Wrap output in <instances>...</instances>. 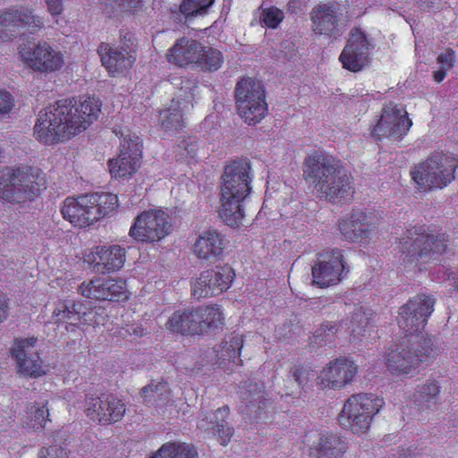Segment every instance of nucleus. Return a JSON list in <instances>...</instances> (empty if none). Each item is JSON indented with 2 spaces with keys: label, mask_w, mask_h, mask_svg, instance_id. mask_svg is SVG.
<instances>
[{
  "label": "nucleus",
  "mask_w": 458,
  "mask_h": 458,
  "mask_svg": "<svg viewBox=\"0 0 458 458\" xmlns=\"http://www.w3.org/2000/svg\"><path fill=\"white\" fill-rule=\"evenodd\" d=\"M435 303L432 296L419 293L399 308L397 324L407 340L389 347L385 364L390 374L413 376L420 365H428L436 360L437 347L434 345V339L423 334Z\"/></svg>",
  "instance_id": "1"
},
{
  "label": "nucleus",
  "mask_w": 458,
  "mask_h": 458,
  "mask_svg": "<svg viewBox=\"0 0 458 458\" xmlns=\"http://www.w3.org/2000/svg\"><path fill=\"white\" fill-rule=\"evenodd\" d=\"M100 103L85 97L77 103L61 99L41 110L34 126V135L45 143L68 140L86 131L98 118Z\"/></svg>",
  "instance_id": "2"
},
{
  "label": "nucleus",
  "mask_w": 458,
  "mask_h": 458,
  "mask_svg": "<svg viewBox=\"0 0 458 458\" xmlns=\"http://www.w3.org/2000/svg\"><path fill=\"white\" fill-rule=\"evenodd\" d=\"M303 175L312 192L331 202L353 193L352 178L340 161L322 150H313L303 162Z\"/></svg>",
  "instance_id": "3"
},
{
  "label": "nucleus",
  "mask_w": 458,
  "mask_h": 458,
  "mask_svg": "<svg viewBox=\"0 0 458 458\" xmlns=\"http://www.w3.org/2000/svg\"><path fill=\"white\" fill-rule=\"evenodd\" d=\"M251 166L248 159H239L226 165L222 176L219 216L226 225H243V201L250 193Z\"/></svg>",
  "instance_id": "4"
},
{
  "label": "nucleus",
  "mask_w": 458,
  "mask_h": 458,
  "mask_svg": "<svg viewBox=\"0 0 458 458\" xmlns=\"http://www.w3.org/2000/svg\"><path fill=\"white\" fill-rule=\"evenodd\" d=\"M118 198L109 192L82 194L64 200L61 213L72 225L86 228L109 216L117 207Z\"/></svg>",
  "instance_id": "5"
},
{
  "label": "nucleus",
  "mask_w": 458,
  "mask_h": 458,
  "mask_svg": "<svg viewBox=\"0 0 458 458\" xmlns=\"http://www.w3.org/2000/svg\"><path fill=\"white\" fill-rule=\"evenodd\" d=\"M445 237L444 234H426L425 231H406L399 238L396 250L401 254L403 264H414L421 271L427 269L425 264L441 263L440 256L445 251Z\"/></svg>",
  "instance_id": "6"
},
{
  "label": "nucleus",
  "mask_w": 458,
  "mask_h": 458,
  "mask_svg": "<svg viewBox=\"0 0 458 458\" xmlns=\"http://www.w3.org/2000/svg\"><path fill=\"white\" fill-rule=\"evenodd\" d=\"M458 160L452 154L436 152L411 170V176L423 191L442 189L454 179Z\"/></svg>",
  "instance_id": "7"
},
{
  "label": "nucleus",
  "mask_w": 458,
  "mask_h": 458,
  "mask_svg": "<svg viewBox=\"0 0 458 458\" xmlns=\"http://www.w3.org/2000/svg\"><path fill=\"white\" fill-rule=\"evenodd\" d=\"M384 405L383 398L372 394H352L345 402L337 416L340 426L350 428L354 434L369 430L372 419Z\"/></svg>",
  "instance_id": "8"
},
{
  "label": "nucleus",
  "mask_w": 458,
  "mask_h": 458,
  "mask_svg": "<svg viewBox=\"0 0 458 458\" xmlns=\"http://www.w3.org/2000/svg\"><path fill=\"white\" fill-rule=\"evenodd\" d=\"M349 271L343 250L327 249L317 254V260L311 267V284L320 289L329 288L344 280Z\"/></svg>",
  "instance_id": "9"
},
{
  "label": "nucleus",
  "mask_w": 458,
  "mask_h": 458,
  "mask_svg": "<svg viewBox=\"0 0 458 458\" xmlns=\"http://www.w3.org/2000/svg\"><path fill=\"white\" fill-rule=\"evenodd\" d=\"M235 100L239 115L248 124L260 122L267 114L265 90L259 81L241 80L235 88Z\"/></svg>",
  "instance_id": "10"
},
{
  "label": "nucleus",
  "mask_w": 458,
  "mask_h": 458,
  "mask_svg": "<svg viewBox=\"0 0 458 458\" xmlns=\"http://www.w3.org/2000/svg\"><path fill=\"white\" fill-rule=\"evenodd\" d=\"M235 277V270L231 265H216L205 269L199 276L191 278V294L197 299L217 296L231 288Z\"/></svg>",
  "instance_id": "11"
},
{
  "label": "nucleus",
  "mask_w": 458,
  "mask_h": 458,
  "mask_svg": "<svg viewBox=\"0 0 458 458\" xmlns=\"http://www.w3.org/2000/svg\"><path fill=\"white\" fill-rule=\"evenodd\" d=\"M411 125L412 122L405 108L391 102L383 107L371 133L378 140L387 138L400 140L408 133Z\"/></svg>",
  "instance_id": "12"
},
{
  "label": "nucleus",
  "mask_w": 458,
  "mask_h": 458,
  "mask_svg": "<svg viewBox=\"0 0 458 458\" xmlns=\"http://www.w3.org/2000/svg\"><path fill=\"white\" fill-rule=\"evenodd\" d=\"M78 291L89 299L114 302L128 301L131 296L126 281L121 278L94 277L81 283Z\"/></svg>",
  "instance_id": "13"
},
{
  "label": "nucleus",
  "mask_w": 458,
  "mask_h": 458,
  "mask_svg": "<svg viewBox=\"0 0 458 458\" xmlns=\"http://www.w3.org/2000/svg\"><path fill=\"white\" fill-rule=\"evenodd\" d=\"M310 18L313 31L329 38H340L347 28V17L339 12V8L335 4H318L313 8Z\"/></svg>",
  "instance_id": "14"
},
{
  "label": "nucleus",
  "mask_w": 458,
  "mask_h": 458,
  "mask_svg": "<svg viewBox=\"0 0 458 458\" xmlns=\"http://www.w3.org/2000/svg\"><path fill=\"white\" fill-rule=\"evenodd\" d=\"M86 416L100 425H111L120 421L126 413V405L114 394L98 397L86 395Z\"/></svg>",
  "instance_id": "15"
},
{
  "label": "nucleus",
  "mask_w": 458,
  "mask_h": 458,
  "mask_svg": "<svg viewBox=\"0 0 458 458\" xmlns=\"http://www.w3.org/2000/svg\"><path fill=\"white\" fill-rule=\"evenodd\" d=\"M120 148L119 156L109 161V172L114 178L127 179L140 165L141 143L139 137L128 135V138H123Z\"/></svg>",
  "instance_id": "16"
},
{
  "label": "nucleus",
  "mask_w": 458,
  "mask_h": 458,
  "mask_svg": "<svg viewBox=\"0 0 458 458\" xmlns=\"http://www.w3.org/2000/svg\"><path fill=\"white\" fill-rule=\"evenodd\" d=\"M358 372V366L352 360L340 357L331 360L317 377L321 389H342L352 383Z\"/></svg>",
  "instance_id": "17"
},
{
  "label": "nucleus",
  "mask_w": 458,
  "mask_h": 458,
  "mask_svg": "<svg viewBox=\"0 0 458 458\" xmlns=\"http://www.w3.org/2000/svg\"><path fill=\"white\" fill-rule=\"evenodd\" d=\"M84 260L94 272L115 273L126 262V250L119 245L97 246L85 253Z\"/></svg>",
  "instance_id": "18"
},
{
  "label": "nucleus",
  "mask_w": 458,
  "mask_h": 458,
  "mask_svg": "<svg viewBox=\"0 0 458 458\" xmlns=\"http://www.w3.org/2000/svg\"><path fill=\"white\" fill-rule=\"evenodd\" d=\"M373 44L360 30H352L347 45L342 51L339 60L343 67L351 72L360 71L369 63Z\"/></svg>",
  "instance_id": "19"
},
{
  "label": "nucleus",
  "mask_w": 458,
  "mask_h": 458,
  "mask_svg": "<svg viewBox=\"0 0 458 458\" xmlns=\"http://www.w3.org/2000/svg\"><path fill=\"white\" fill-rule=\"evenodd\" d=\"M303 443L310 446L312 458L340 457L348 448L347 443L339 437L333 433L323 435L318 429L306 432Z\"/></svg>",
  "instance_id": "20"
},
{
  "label": "nucleus",
  "mask_w": 458,
  "mask_h": 458,
  "mask_svg": "<svg viewBox=\"0 0 458 458\" xmlns=\"http://www.w3.org/2000/svg\"><path fill=\"white\" fill-rule=\"evenodd\" d=\"M29 174L24 167H6L0 173V198L13 203L24 202Z\"/></svg>",
  "instance_id": "21"
},
{
  "label": "nucleus",
  "mask_w": 458,
  "mask_h": 458,
  "mask_svg": "<svg viewBox=\"0 0 458 458\" xmlns=\"http://www.w3.org/2000/svg\"><path fill=\"white\" fill-rule=\"evenodd\" d=\"M181 90L185 92L184 98L172 100L169 108L160 113L161 126L166 131H176L183 126L182 112L193 106L192 98L198 88L195 81H182Z\"/></svg>",
  "instance_id": "22"
},
{
  "label": "nucleus",
  "mask_w": 458,
  "mask_h": 458,
  "mask_svg": "<svg viewBox=\"0 0 458 458\" xmlns=\"http://www.w3.org/2000/svg\"><path fill=\"white\" fill-rule=\"evenodd\" d=\"M98 54L102 64L112 76H116L131 68L135 61L132 48L125 47H113L102 43L98 47Z\"/></svg>",
  "instance_id": "23"
},
{
  "label": "nucleus",
  "mask_w": 458,
  "mask_h": 458,
  "mask_svg": "<svg viewBox=\"0 0 458 458\" xmlns=\"http://www.w3.org/2000/svg\"><path fill=\"white\" fill-rule=\"evenodd\" d=\"M204 51V46L192 38H182L176 40L167 54L168 62L180 66H197Z\"/></svg>",
  "instance_id": "24"
},
{
  "label": "nucleus",
  "mask_w": 458,
  "mask_h": 458,
  "mask_svg": "<svg viewBox=\"0 0 458 458\" xmlns=\"http://www.w3.org/2000/svg\"><path fill=\"white\" fill-rule=\"evenodd\" d=\"M225 248L224 237L217 231H205L196 238L192 244V252L197 259L208 260L219 258Z\"/></svg>",
  "instance_id": "25"
},
{
  "label": "nucleus",
  "mask_w": 458,
  "mask_h": 458,
  "mask_svg": "<svg viewBox=\"0 0 458 458\" xmlns=\"http://www.w3.org/2000/svg\"><path fill=\"white\" fill-rule=\"evenodd\" d=\"M165 327L168 332L174 334H180L182 335H199L198 329L200 327L197 326L195 306L175 310L172 316L168 318Z\"/></svg>",
  "instance_id": "26"
},
{
  "label": "nucleus",
  "mask_w": 458,
  "mask_h": 458,
  "mask_svg": "<svg viewBox=\"0 0 458 458\" xmlns=\"http://www.w3.org/2000/svg\"><path fill=\"white\" fill-rule=\"evenodd\" d=\"M63 64L62 55L46 42L39 43L33 52H30L31 69L43 72H51L60 69Z\"/></svg>",
  "instance_id": "27"
},
{
  "label": "nucleus",
  "mask_w": 458,
  "mask_h": 458,
  "mask_svg": "<svg viewBox=\"0 0 458 458\" xmlns=\"http://www.w3.org/2000/svg\"><path fill=\"white\" fill-rule=\"evenodd\" d=\"M176 225L172 212L162 208H150L140 213L130 229H166Z\"/></svg>",
  "instance_id": "28"
},
{
  "label": "nucleus",
  "mask_w": 458,
  "mask_h": 458,
  "mask_svg": "<svg viewBox=\"0 0 458 458\" xmlns=\"http://www.w3.org/2000/svg\"><path fill=\"white\" fill-rule=\"evenodd\" d=\"M244 345V337L240 333H230L225 335L220 346L216 349V356L219 366H225L233 363L237 366L242 365L241 352Z\"/></svg>",
  "instance_id": "29"
},
{
  "label": "nucleus",
  "mask_w": 458,
  "mask_h": 458,
  "mask_svg": "<svg viewBox=\"0 0 458 458\" xmlns=\"http://www.w3.org/2000/svg\"><path fill=\"white\" fill-rule=\"evenodd\" d=\"M197 314V326L199 335L214 332L225 325V317L221 306L218 304H206L195 306Z\"/></svg>",
  "instance_id": "30"
},
{
  "label": "nucleus",
  "mask_w": 458,
  "mask_h": 458,
  "mask_svg": "<svg viewBox=\"0 0 458 458\" xmlns=\"http://www.w3.org/2000/svg\"><path fill=\"white\" fill-rule=\"evenodd\" d=\"M28 15L25 10H13L0 13V41H8L16 36L19 28H25Z\"/></svg>",
  "instance_id": "31"
},
{
  "label": "nucleus",
  "mask_w": 458,
  "mask_h": 458,
  "mask_svg": "<svg viewBox=\"0 0 458 458\" xmlns=\"http://www.w3.org/2000/svg\"><path fill=\"white\" fill-rule=\"evenodd\" d=\"M381 214L376 211L363 212L362 210H352L339 220V229L350 227H371L380 226Z\"/></svg>",
  "instance_id": "32"
},
{
  "label": "nucleus",
  "mask_w": 458,
  "mask_h": 458,
  "mask_svg": "<svg viewBox=\"0 0 458 458\" xmlns=\"http://www.w3.org/2000/svg\"><path fill=\"white\" fill-rule=\"evenodd\" d=\"M148 458H198V455L191 444L165 442Z\"/></svg>",
  "instance_id": "33"
},
{
  "label": "nucleus",
  "mask_w": 458,
  "mask_h": 458,
  "mask_svg": "<svg viewBox=\"0 0 458 458\" xmlns=\"http://www.w3.org/2000/svg\"><path fill=\"white\" fill-rule=\"evenodd\" d=\"M440 393V386L435 380H427L415 388L412 402L419 407L430 408L437 404Z\"/></svg>",
  "instance_id": "34"
},
{
  "label": "nucleus",
  "mask_w": 458,
  "mask_h": 458,
  "mask_svg": "<svg viewBox=\"0 0 458 458\" xmlns=\"http://www.w3.org/2000/svg\"><path fill=\"white\" fill-rule=\"evenodd\" d=\"M56 323L77 325L81 322V304L68 301H59L53 312Z\"/></svg>",
  "instance_id": "35"
},
{
  "label": "nucleus",
  "mask_w": 458,
  "mask_h": 458,
  "mask_svg": "<svg viewBox=\"0 0 458 458\" xmlns=\"http://www.w3.org/2000/svg\"><path fill=\"white\" fill-rule=\"evenodd\" d=\"M229 414V406L223 405L214 413L215 421H211V423H213V427H211V428L217 431L218 440L222 445H225L230 443L234 431L233 428L229 427L228 423L225 421V419Z\"/></svg>",
  "instance_id": "36"
},
{
  "label": "nucleus",
  "mask_w": 458,
  "mask_h": 458,
  "mask_svg": "<svg viewBox=\"0 0 458 458\" xmlns=\"http://www.w3.org/2000/svg\"><path fill=\"white\" fill-rule=\"evenodd\" d=\"M342 324L335 321L323 322L315 332L310 336V344L325 346L332 343L338 333Z\"/></svg>",
  "instance_id": "37"
},
{
  "label": "nucleus",
  "mask_w": 458,
  "mask_h": 458,
  "mask_svg": "<svg viewBox=\"0 0 458 458\" xmlns=\"http://www.w3.org/2000/svg\"><path fill=\"white\" fill-rule=\"evenodd\" d=\"M372 313L363 310V307H357L350 320L349 329L353 336H365L372 331L370 324Z\"/></svg>",
  "instance_id": "38"
},
{
  "label": "nucleus",
  "mask_w": 458,
  "mask_h": 458,
  "mask_svg": "<svg viewBox=\"0 0 458 458\" xmlns=\"http://www.w3.org/2000/svg\"><path fill=\"white\" fill-rule=\"evenodd\" d=\"M223 63L224 56L219 50L204 46L203 55L200 56V60L198 61L196 67L203 71L213 72L217 71Z\"/></svg>",
  "instance_id": "39"
},
{
  "label": "nucleus",
  "mask_w": 458,
  "mask_h": 458,
  "mask_svg": "<svg viewBox=\"0 0 458 458\" xmlns=\"http://www.w3.org/2000/svg\"><path fill=\"white\" fill-rule=\"evenodd\" d=\"M29 344L28 339H16L11 353L16 362V371L20 375H29L28 355L25 348Z\"/></svg>",
  "instance_id": "40"
},
{
  "label": "nucleus",
  "mask_w": 458,
  "mask_h": 458,
  "mask_svg": "<svg viewBox=\"0 0 458 458\" xmlns=\"http://www.w3.org/2000/svg\"><path fill=\"white\" fill-rule=\"evenodd\" d=\"M214 3V0H183L180 5L181 13L185 16L186 20L198 15H204L207 10Z\"/></svg>",
  "instance_id": "41"
},
{
  "label": "nucleus",
  "mask_w": 458,
  "mask_h": 458,
  "mask_svg": "<svg viewBox=\"0 0 458 458\" xmlns=\"http://www.w3.org/2000/svg\"><path fill=\"white\" fill-rule=\"evenodd\" d=\"M46 174L38 167H30V199L47 189Z\"/></svg>",
  "instance_id": "42"
},
{
  "label": "nucleus",
  "mask_w": 458,
  "mask_h": 458,
  "mask_svg": "<svg viewBox=\"0 0 458 458\" xmlns=\"http://www.w3.org/2000/svg\"><path fill=\"white\" fill-rule=\"evenodd\" d=\"M47 401L43 402L42 405L36 408L31 417V428L35 431L44 430L47 428V424L51 423L49 419V412L47 409Z\"/></svg>",
  "instance_id": "43"
},
{
  "label": "nucleus",
  "mask_w": 458,
  "mask_h": 458,
  "mask_svg": "<svg viewBox=\"0 0 458 458\" xmlns=\"http://www.w3.org/2000/svg\"><path fill=\"white\" fill-rule=\"evenodd\" d=\"M284 13L276 7L264 9L260 17V22L263 26L276 29L283 21Z\"/></svg>",
  "instance_id": "44"
},
{
  "label": "nucleus",
  "mask_w": 458,
  "mask_h": 458,
  "mask_svg": "<svg viewBox=\"0 0 458 458\" xmlns=\"http://www.w3.org/2000/svg\"><path fill=\"white\" fill-rule=\"evenodd\" d=\"M290 374L298 387H304L313 376L310 368L301 363H294L291 368Z\"/></svg>",
  "instance_id": "45"
},
{
  "label": "nucleus",
  "mask_w": 458,
  "mask_h": 458,
  "mask_svg": "<svg viewBox=\"0 0 458 458\" xmlns=\"http://www.w3.org/2000/svg\"><path fill=\"white\" fill-rule=\"evenodd\" d=\"M198 151V145L191 138L184 139L176 147L177 155L186 160L193 159Z\"/></svg>",
  "instance_id": "46"
},
{
  "label": "nucleus",
  "mask_w": 458,
  "mask_h": 458,
  "mask_svg": "<svg viewBox=\"0 0 458 458\" xmlns=\"http://www.w3.org/2000/svg\"><path fill=\"white\" fill-rule=\"evenodd\" d=\"M38 458H70L67 450L61 445L53 444L43 446L38 455Z\"/></svg>",
  "instance_id": "47"
},
{
  "label": "nucleus",
  "mask_w": 458,
  "mask_h": 458,
  "mask_svg": "<svg viewBox=\"0 0 458 458\" xmlns=\"http://www.w3.org/2000/svg\"><path fill=\"white\" fill-rule=\"evenodd\" d=\"M131 237L141 242H156L169 234V231H129Z\"/></svg>",
  "instance_id": "48"
},
{
  "label": "nucleus",
  "mask_w": 458,
  "mask_h": 458,
  "mask_svg": "<svg viewBox=\"0 0 458 458\" xmlns=\"http://www.w3.org/2000/svg\"><path fill=\"white\" fill-rule=\"evenodd\" d=\"M50 366L38 354L30 356V377H38L49 372Z\"/></svg>",
  "instance_id": "49"
},
{
  "label": "nucleus",
  "mask_w": 458,
  "mask_h": 458,
  "mask_svg": "<svg viewBox=\"0 0 458 458\" xmlns=\"http://www.w3.org/2000/svg\"><path fill=\"white\" fill-rule=\"evenodd\" d=\"M371 231H341V239L365 245L369 242Z\"/></svg>",
  "instance_id": "50"
},
{
  "label": "nucleus",
  "mask_w": 458,
  "mask_h": 458,
  "mask_svg": "<svg viewBox=\"0 0 458 458\" xmlns=\"http://www.w3.org/2000/svg\"><path fill=\"white\" fill-rule=\"evenodd\" d=\"M437 64L440 65V68L449 71L454 67L455 62V54L452 49H447L445 52L441 53L437 56Z\"/></svg>",
  "instance_id": "51"
},
{
  "label": "nucleus",
  "mask_w": 458,
  "mask_h": 458,
  "mask_svg": "<svg viewBox=\"0 0 458 458\" xmlns=\"http://www.w3.org/2000/svg\"><path fill=\"white\" fill-rule=\"evenodd\" d=\"M142 0H111L110 4L123 12L135 11L141 5Z\"/></svg>",
  "instance_id": "52"
},
{
  "label": "nucleus",
  "mask_w": 458,
  "mask_h": 458,
  "mask_svg": "<svg viewBox=\"0 0 458 458\" xmlns=\"http://www.w3.org/2000/svg\"><path fill=\"white\" fill-rule=\"evenodd\" d=\"M13 96L4 89H0V115L8 114L13 107Z\"/></svg>",
  "instance_id": "53"
},
{
  "label": "nucleus",
  "mask_w": 458,
  "mask_h": 458,
  "mask_svg": "<svg viewBox=\"0 0 458 458\" xmlns=\"http://www.w3.org/2000/svg\"><path fill=\"white\" fill-rule=\"evenodd\" d=\"M158 391H161L160 394H163V391L169 394V391L167 390V383L165 381L162 380L157 385L149 384L146 386L142 388L141 394L144 398H147L149 393L154 394L158 393Z\"/></svg>",
  "instance_id": "54"
},
{
  "label": "nucleus",
  "mask_w": 458,
  "mask_h": 458,
  "mask_svg": "<svg viewBox=\"0 0 458 458\" xmlns=\"http://www.w3.org/2000/svg\"><path fill=\"white\" fill-rule=\"evenodd\" d=\"M25 36V32L21 33V37ZM21 42L18 46V55L20 60L23 63L24 66H29V41L26 38H21Z\"/></svg>",
  "instance_id": "55"
},
{
  "label": "nucleus",
  "mask_w": 458,
  "mask_h": 458,
  "mask_svg": "<svg viewBox=\"0 0 458 458\" xmlns=\"http://www.w3.org/2000/svg\"><path fill=\"white\" fill-rule=\"evenodd\" d=\"M48 11L52 15H58L63 11L62 0H46Z\"/></svg>",
  "instance_id": "56"
},
{
  "label": "nucleus",
  "mask_w": 458,
  "mask_h": 458,
  "mask_svg": "<svg viewBox=\"0 0 458 458\" xmlns=\"http://www.w3.org/2000/svg\"><path fill=\"white\" fill-rule=\"evenodd\" d=\"M8 307L5 296L0 292V323L7 317Z\"/></svg>",
  "instance_id": "57"
},
{
  "label": "nucleus",
  "mask_w": 458,
  "mask_h": 458,
  "mask_svg": "<svg viewBox=\"0 0 458 458\" xmlns=\"http://www.w3.org/2000/svg\"><path fill=\"white\" fill-rule=\"evenodd\" d=\"M43 26V21L38 16H31L30 15V33L32 30H35L37 29H40Z\"/></svg>",
  "instance_id": "58"
},
{
  "label": "nucleus",
  "mask_w": 458,
  "mask_h": 458,
  "mask_svg": "<svg viewBox=\"0 0 458 458\" xmlns=\"http://www.w3.org/2000/svg\"><path fill=\"white\" fill-rule=\"evenodd\" d=\"M446 72V70H444L442 68H440L438 71H436L433 74L434 80L437 82H441L445 78Z\"/></svg>",
  "instance_id": "59"
},
{
  "label": "nucleus",
  "mask_w": 458,
  "mask_h": 458,
  "mask_svg": "<svg viewBox=\"0 0 458 458\" xmlns=\"http://www.w3.org/2000/svg\"><path fill=\"white\" fill-rule=\"evenodd\" d=\"M128 332L130 334L134 335L135 336H140V337L147 335V330L145 328H143L142 327H132V332L131 333L129 330H128Z\"/></svg>",
  "instance_id": "60"
},
{
  "label": "nucleus",
  "mask_w": 458,
  "mask_h": 458,
  "mask_svg": "<svg viewBox=\"0 0 458 458\" xmlns=\"http://www.w3.org/2000/svg\"><path fill=\"white\" fill-rule=\"evenodd\" d=\"M398 458H418V454H415L413 452L411 453V450L409 448L405 453L400 454Z\"/></svg>",
  "instance_id": "61"
},
{
  "label": "nucleus",
  "mask_w": 458,
  "mask_h": 458,
  "mask_svg": "<svg viewBox=\"0 0 458 458\" xmlns=\"http://www.w3.org/2000/svg\"><path fill=\"white\" fill-rule=\"evenodd\" d=\"M37 342V339L33 336H30V346L34 345Z\"/></svg>",
  "instance_id": "62"
},
{
  "label": "nucleus",
  "mask_w": 458,
  "mask_h": 458,
  "mask_svg": "<svg viewBox=\"0 0 458 458\" xmlns=\"http://www.w3.org/2000/svg\"><path fill=\"white\" fill-rule=\"evenodd\" d=\"M448 278H449V279H452V280H455V279H456V277H455L454 273V272L449 273V275H448Z\"/></svg>",
  "instance_id": "63"
},
{
  "label": "nucleus",
  "mask_w": 458,
  "mask_h": 458,
  "mask_svg": "<svg viewBox=\"0 0 458 458\" xmlns=\"http://www.w3.org/2000/svg\"><path fill=\"white\" fill-rule=\"evenodd\" d=\"M454 289L458 291V281L454 282Z\"/></svg>",
  "instance_id": "64"
}]
</instances>
